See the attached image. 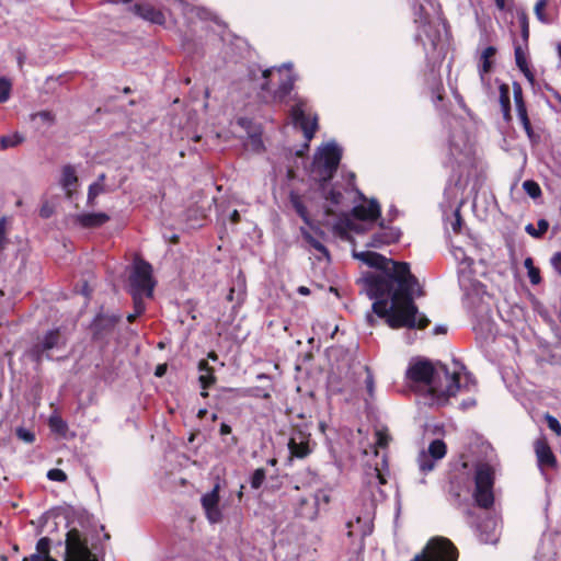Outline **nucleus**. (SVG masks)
Instances as JSON below:
<instances>
[{
	"instance_id": "nucleus-1",
	"label": "nucleus",
	"mask_w": 561,
	"mask_h": 561,
	"mask_svg": "<svg viewBox=\"0 0 561 561\" xmlns=\"http://www.w3.org/2000/svg\"><path fill=\"white\" fill-rule=\"evenodd\" d=\"M355 259L375 267V272L366 273L362 279V288L370 299H375L373 311L386 318L390 328L425 329L430 320L417 314L413 295H422L419 282L410 272L408 263L388 260L383 255L371 252H353Z\"/></svg>"
},
{
	"instance_id": "nucleus-2",
	"label": "nucleus",
	"mask_w": 561,
	"mask_h": 561,
	"mask_svg": "<svg viewBox=\"0 0 561 561\" xmlns=\"http://www.w3.org/2000/svg\"><path fill=\"white\" fill-rule=\"evenodd\" d=\"M408 378L420 386L437 402H445L460 390V373L450 374L445 365L435 368L428 360L412 363L407 371ZM465 383L462 387L470 389L476 386V380L470 373L465 371Z\"/></svg>"
},
{
	"instance_id": "nucleus-3",
	"label": "nucleus",
	"mask_w": 561,
	"mask_h": 561,
	"mask_svg": "<svg viewBox=\"0 0 561 561\" xmlns=\"http://www.w3.org/2000/svg\"><path fill=\"white\" fill-rule=\"evenodd\" d=\"M248 78L253 89L257 91V96L264 103L271 104L286 102L295 82L293 65L289 62L266 69L251 66L248 69Z\"/></svg>"
},
{
	"instance_id": "nucleus-4",
	"label": "nucleus",
	"mask_w": 561,
	"mask_h": 561,
	"mask_svg": "<svg viewBox=\"0 0 561 561\" xmlns=\"http://www.w3.org/2000/svg\"><path fill=\"white\" fill-rule=\"evenodd\" d=\"M341 158L342 149L335 142H329L316 152L310 171L311 178L321 184L323 197L332 206L342 203L343 194L334 188L327 192L324 184L333 178Z\"/></svg>"
},
{
	"instance_id": "nucleus-5",
	"label": "nucleus",
	"mask_w": 561,
	"mask_h": 561,
	"mask_svg": "<svg viewBox=\"0 0 561 561\" xmlns=\"http://www.w3.org/2000/svg\"><path fill=\"white\" fill-rule=\"evenodd\" d=\"M65 546V561H104V547L87 531L69 529Z\"/></svg>"
},
{
	"instance_id": "nucleus-6",
	"label": "nucleus",
	"mask_w": 561,
	"mask_h": 561,
	"mask_svg": "<svg viewBox=\"0 0 561 561\" xmlns=\"http://www.w3.org/2000/svg\"><path fill=\"white\" fill-rule=\"evenodd\" d=\"M457 559L458 550L448 538L434 537L411 561H457Z\"/></svg>"
},
{
	"instance_id": "nucleus-7",
	"label": "nucleus",
	"mask_w": 561,
	"mask_h": 561,
	"mask_svg": "<svg viewBox=\"0 0 561 561\" xmlns=\"http://www.w3.org/2000/svg\"><path fill=\"white\" fill-rule=\"evenodd\" d=\"M494 472L488 463H479L476 468L473 497L478 506L490 508L494 503Z\"/></svg>"
},
{
	"instance_id": "nucleus-8",
	"label": "nucleus",
	"mask_w": 561,
	"mask_h": 561,
	"mask_svg": "<svg viewBox=\"0 0 561 561\" xmlns=\"http://www.w3.org/2000/svg\"><path fill=\"white\" fill-rule=\"evenodd\" d=\"M129 283L134 296L151 297L156 285L152 277V266L141 259L136 260L129 276Z\"/></svg>"
},
{
	"instance_id": "nucleus-9",
	"label": "nucleus",
	"mask_w": 561,
	"mask_h": 561,
	"mask_svg": "<svg viewBox=\"0 0 561 561\" xmlns=\"http://www.w3.org/2000/svg\"><path fill=\"white\" fill-rule=\"evenodd\" d=\"M66 345V337L59 329L48 331L39 339L28 351L30 356L37 363L43 359H50L49 352L51 350H60Z\"/></svg>"
},
{
	"instance_id": "nucleus-10",
	"label": "nucleus",
	"mask_w": 561,
	"mask_h": 561,
	"mask_svg": "<svg viewBox=\"0 0 561 561\" xmlns=\"http://www.w3.org/2000/svg\"><path fill=\"white\" fill-rule=\"evenodd\" d=\"M294 124L301 128L305 138L310 141L318 128V117L312 114L306 101L298 100L290 111Z\"/></svg>"
},
{
	"instance_id": "nucleus-11",
	"label": "nucleus",
	"mask_w": 561,
	"mask_h": 561,
	"mask_svg": "<svg viewBox=\"0 0 561 561\" xmlns=\"http://www.w3.org/2000/svg\"><path fill=\"white\" fill-rule=\"evenodd\" d=\"M320 501L329 502V496L322 492H317L311 497H300L296 506V515L308 520H314L319 514Z\"/></svg>"
},
{
	"instance_id": "nucleus-12",
	"label": "nucleus",
	"mask_w": 561,
	"mask_h": 561,
	"mask_svg": "<svg viewBox=\"0 0 561 561\" xmlns=\"http://www.w3.org/2000/svg\"><path fill=\"white\" fill-rule=\"evenodd\" d=\"M130 10L136 16L148 23L156 25L165 24L167 18L163 10L149 2H137L130 8Z\"/></svg>"
},
{
	"instance_id": "nucleus-13",
	"label": "nucleus",
	"mask_w": 561,
	"mask_h": 561,
	"mask_svg": "<svg viewBox=\"0 0 561 561\" xmlns=\"http://www.w3.org/2000/svg\"><path fill=\"white\" fill-rule=\"evenodd\" d=\"M219 484H215L211 491L205 493L202 499V506L205 511L206 517L211 524H217L221 520L222 514L219 508Z\"/></svg>"
},
{
	"instance_id": "nucleus-14",
	"label": "nucleus",
	"mask_w": 561,
	"mask_h": 561,
	"mask_svg": "<svg viewBox=\"0 0 561 561\" xmlns=\"http://www.w3.org/2000/svg\"><path fill=\"white\" fill-rule=\"evenodd\" d=\"M290 455L297 458H306L311 453L310 435L301 431L293 434L288 442Z\"/></svg>"
},
{
	"instance_id": "nucleus-15",
	"label": "nucleus",
	"mask_w": 561,
	"mask_h": 561,
	"mask_svg": "<svg viewBox=\"0 0 561 561\" xmlns=\"http://www.w3.org/2000/svg\"><path fill=\"white\" fill-rule=\"evenodd\" d=\"M535 451L540 467H554L556 457L546 438H539L535 442Z\"/></svg>"
},
{
	"instance_id": "nucleus-16",
	"label": "nucleus",
	"mask_w": 561,
	"mask_h": 561,
	"mask_svg": "<svg viewBox=\"0 0 561 561\" xmlns=\"http://www.w3.org/2000/svg\"><path fill=\"white\" fill-rule=\"evenodd\" d=\"M355 218L374 221L380 216V206L377 201L371 199L368 205H357L352 209Z\"/></svg>"
},
{
	"instance_id": "nucleus-17",
	"label": "nucleus",
	"mask_w": 561,
	"mask_h": 561,
	"mask_svg": "<svg viewBox=\"0 0 561 561\" xmlns=\"http://www.w3.org/2000/svg\"><path fill=\"white\" fill-rule=\"evenodd\" d=\"M76 222L82 228H95L110 220L105 213H83L76 216Z\"/></svg>"
},
{
	"instance_id": "nucleus-18",
	"label": "nucleus",
	"mask_w": 561,
	"mask_h": 561,
	"mask_svg": "<svg viewBox=\"0 0 561 561\" xmlns=\"http://www.w3.org/2000/svg\"><path fill=\"white\" fill-rule=\"evenodd\" d=\"M400 238V231L394 228H389L377 232L373 236L371 240L367 243V247L370 248H381L383 245H388L394 243Z\"/></svg>"
},
{
	"instance_id": "nucleus-19",
	"label": "nucleus",
	"mask_w": 561,
	"mask_h": 561,
	"mask_svg": "<svg viewBox=\"0 0 561 561\" xmlns=\"http://www.w3.org/2000/svg\"><path fill=\"white\" fill-rule=\"evenodd\" d=\"M347 536L350 538L364 539L370 535L371 526L368 522L363 520L362 517L357 516L355 519H351L346 523Z\"/></svg>"
},
{
	"instance_id": "nucleus-20",
	"label": "nucleus",
	"mask_w": 561,
	"mask_h": 561,
	"mask_svg": "<svg viewBox=\"0 0 561 561\" xmlns=\"http://www.w3.org/2000/svg\"><path fill=\"white\" fill-rule=\"evenodd\" d=\"M451 254L455 257V260L459 262L458 272L460 275V282H462L463 278H466L467 276L469 277L471 275L473 260L467 256L463 249L460 247H453Z\"/></svg>"
},
{
	"instance_id": "nucleus-21",
	"label": "nucleus",
	"mask_w": 561,
	"mask_h": 561,
	"mask_svg": "<svg viewBox=\"0 0 561 561\" xmlns=\"http://www.w3.org/2000/svg\"><path fill=\"white\" fill-rule=\"evenodd\" d=\"M470 480L466 477H455L450 481L449 494L454 497L455 502L460 504L463 494L470 492Z\"/></svg>"
},
{
	"instance_id": "nucleus-22",
	"label": "nucleus",
	"mask_w": 561,
	"mask_h": 561,
	"mask_svg": "<svg viewBox=\"0 0 561 561\" xmlns=\"http://www.w3.org/2000/svg\"><path fill=\"white\" fill-rule=\"evenodd\" d=\"M479 540L482 543H495L499 540L494 520H485L479 526Z\"/></svg>"
},
{
	"instance_id": "nucleus-23",
	"label": "nucleus",
	"mask_w": 561,
	"mask_h": 561,
	"mask_svg": "<svg viewBox=\"0 0 561 561\" xmlns=\"http://www.w3.org/2000/svg\"><path fill=\"white\" fill-rule=\"evenodd\" d=\"M198 381L201 383L202 389H207L208 387L215 383L216 377L214 375V368L209 366L206 359H202L198 363Z\"/></svg>"
},
{
	"instance_id": "nucleus-24",
	"label": "nucleus",
	"mask_w": 561,
	"mask_h": 561,
	"mask_svg": "<svg viewBox=\"0 0 561 561\" xmlns=\"http://www.w3.org/2000/svg\"><path fill=\"white\" fill-rule=\"evenodd\" d=\"M496 49L493 46L486 47L480 57L481 64L479 66V76L482 84H485V76L491 71L492 58L494 57Z\"/></svg>"
},
{
	"instance_id": "nucleus-25",
	"label": "nucleus",
	"mask_w": 561,
	"mask_h": 561,
	"mask_svg": "<svg viewBox=\"0 0 561 561\" xmlns=\"http://www.w3.org/2000/svg\"><path fill=\"white\" fill-rule=\"evenodd\" d=\"M77 182L78 178L75 168L72 165H65L62 168L60 180L62 188L66 190L68 194H70L72 188L77 185Z\"/></svg>"
},
{
	"instance_id": "nucleus-26",
	"label": "nucleus",
	"mask_w": 561,
	"mask_h": 561,
	"mask_svg": "<svg viewBox=\"0 0 561 561\" xmlns=\"http://www.w3.org/2000/svg\"><path fill=\"white\" fill-rule=\"evenodd\" d=\"M500 104L502 107L503 116L505 119H510L511 115V98L510 88L507 84L502 83L500 85Z\"/></svg>"
},
{
	"instance_id": "nucleus-27",
	"label": "nucleus",
	"mask_w": 561,
	"mask_h": 561,
	"mask_svg": "<svg viewBox=\"0 0 561 561\" xmlns=\"http://www.w3.org/2000/svg\"><path fill=\"white\" fill-rule=\"evenodd\" d=\"M290 203L296 210V213L301 217V219L307 224L311 225V220L307 210V207L302 203L299 195L291 193L290 194Z\"/></svg>"
},
{
	"instance_id": "nucleus-28",
	"label": "nucleus",
	"mask_w": 561,
	"mask_h": 561,
	"mask_svg": "<svg viewBox=\"0 0 561 561\" xmlns=\"http://www.w3.org/2000/svg\"><path fill=\"white\" fill-rule=\"evenodd\" d=\"M446 450V444L440 439H435L430 444L425 453L431 455L432 458L439 460L445 457Z\"/></svg>"
},
{
	"instance_id": "nucleus-29",
	"label": "nucleus",
	"mask_w": 561,
	"mask_h": 561,
	"mask_svg": "<svg viewBox=\"0 0 561 561\" xmlns=\"http://www.w3.org/2000/svg\"><path fill=\"white\" fill-rule=\"evenodd\" d=\"M436 459L426 454L425 450L421 451L417 457L419 468L422 473H427L435 468Z\"/></svg>"
},
{
	"instance_id": "nucleus-30",
	"label": "nucleus",
	"mask_w": 561,
	"mask_h": 561,
	"mask_svg": "<svg viewBox=\"0 0 561 561\" xmlns=\"http://www.w3.org/2000/svg\"><path fill=\"white\" fill-rule=\"evenodd\" d=\"M23 140H24V137L19 133L1 136L0 137V150H5L9 148L16 147L18 145L22 144Z\"/></svg>"
},
{
	"instance_id": "nucleus-31",
	"label": "nucleus",
	"mask_w": 561,
	"mask_h": 561,
	"mask_svg": "<svg viewBox=\"0 0 561 561\" xmlns=\"http://www.w3.org/2000/svg\"><path fill=\"white\" fill-rule=\"evenodd\" d=\"M301 234L304 239L318 252H320L322 255L329 257V251L328 249L314 237L311 236L309 231H307L305 228H301Z\"/></svg>"
},
{
	"instance_id": "nucleus-32",
	"label": "nucleus",
	"mask_w": 561,
	"mask_h": 561,
	"mask_svg": "<svg viewBox=\"0 0 561 561\" xmlns=\"http://www.w3.org/2000/svg\"><path fill=\"white\" fill-rule=\"evenodd\" d=\"M548 0H538L534 8L536 18L543 24H550L552 22L551 18L545 12Z\"/></svg>"
},
{
	"instance_id": "nucleus-33",
	"label": "nucleus",
	"mask_w": 561,
	"mask_h": 561,
	"mask_svg": "<svg viewBox=\"0 0 561 561\" xmlns=\"http://www.w3.org/2000/svg\"><path fill=\"white\" fill-rule=\"evenodd\" d=\"M104 179H105V174H101L99 176L100 182H95L89 186V192H88V203L89 204L92 205L94 199L96 198V196L103 192V185L101 182L104 181Z\"/></svg>"
},
{
	"instance_id": "nucleus-34",
	"label": "nucleus",
	"mask_w": 561,
	"mask_h": 561,
	"mask_svg": "<svg viewBox=\"0 0 561 561\" xmlns=\"http://www.w3.org/2000/svg\"><path fill=\"white\" fill-rule=\"evenodd\" d=\"M549 228V224L545 219H540L538 221V230H535V227L531 224H528L525 228L526 232L529 233L531 237L539 238L545 232H547Z\"/></svg>"
},
{
	"instance_id": "nucleus-35",
	"label": "nucleus",
	"mask_w": 561,
	"mask_h": 561,
	"mask_svg": "<svg viewBox=\"0 0 561 561\" xmlns=\"http://www.w3.org/2000/svg\"><path fill=\"white\" fill-rule=\"evenodd\" d=\"M523 188L531 198H538L541 196V188L539 184L533 180H526L523 183Z\"/></svg>"
},
{
	"instance_id": "nucleus-36",
	"label": "nucleus",
	"mask_w": 561,
	"mask_h": 561,
	"mask_svg": "<svg viewBox=\"0 0 561 561\" xmlns=\"http://www.w3.org/2000/svg\"><path fill=\"white\" fill-rule=\"evenodd\" d=\"M514 92V101L516 105L517 114L526 112V105L523 100V91L519 84L515 83L513 88Z\"/></svg>"
},
{
	"instance_id": "nucleus-37",
	"label": "nucleus",
	"mask_w": 561,
	"mask_h": 561,
	"mask_svg": "<svg viewBox=\"0 0 561 561\" xmlns=\"http://www.w3.org/2000/svg\"><path fill=\"white\" fill-rule=\"evenodd\" d=\"M266 478V471L263 468H257L254 470V472L251 476V488L252 489H259L263 484L264 480Z\"/></svg>"
},
{
	"instance_id": "nucleus-38",
	"label": "nucleus",
	"mask_w": 561,
	"mask_h": 561,
	"mask_svg": "<svg viewBox=\"0 0 561 561\" xmlns=\"http://www.w3.org/2000/svg\"><path fill=\"white\" fill-rule=\"evenodd\" d=\"M49 552H50V539L47 537L41 538L36 543V553L43 554L46 557H50Z\"/></svg>"
},
{
	"instance_id": "nucleus-39",
	"label": "nucleus",
	"mask_w": 561,
	"mask_h": 561,
	"mask_svg": "<svg viewBox=\"0 0 561 561\" xmlns=\"http://www.w3.org/2000/svg\"><path fill=\"white\" fill-rule=\"evenodd\" d=\"M11 92V83L9 80L0 79V103L8 101Z\"/></svg>"
},
{
	"instance_id": "nucleus-40",
	"label": "nucleus",
	"mask_w": 561,
	"mask_h": 561,
	"mask_svg": "<svg viewBox=\"0 0 561 561\" xmlns=\"http://www.w3.org/2000/svg\"><path fill=\"white\" fill-rule=\"evenodd\" d=\"M8 244L7 238V219L2 217L0 219V253L4 250Z\"/></svg>"
},
{
	"instance_id": "nucleus-41",
	"label": "nucleus",
	"mask_w": 561,
	"mask_h": 561,
	"mask_svg": "<svg viewBox=\"0 0 561 561\" xmlns=\"http://www.w3.org/2000/svg\"><path fill=\"white\" fill-rule=\"evenodd\" d=\"M515 60H516V65H517V67H518L522 71H526V70H528V68H527V61H526V58H525L524 51H523V49H522L519 46L515 48Z\"/></svg>"
},
{
	"instance_id": "nucleus-42",
	"label": "nucleus",
	"mask_w": 561,
	"mask_h": 561,
	"mask_svg": "<svg viewBox=\"0 0 561 561\" xmlns=\"http://www.w3.org/2000/svg\"><path fill=\"white\" fill-rule=\"evenodd\" d=\"M365 371L367 374L366 379H365L366 389H367V392H368L369 397L373 398L374 393H375L374 376H373L369 367H367V366L365 367Z\"/></svg>"
},
{
	"instance_id": "nucleus-43",
	"label": "nucleus",
	"mask_w": 561,
	"mask_h": 561,
	"mask_svg": "<svg viewBox=\"0 0 561 561\" xmlns=\"http://www.w3.org/2000/svg\"><path fill=\"white\" fill-rule=\"evenodd\" d=\"M47 478L51 481L65 482L67 474L61 469H50L47 472Z\"/></svg>"
},
{
	"instance_id": "nucleus-44",
	"label": "nucleus",
	"mask_w": 561,
	"mask_h": 561,
	"mask_svg": "<svg viewBox=\"0 0 561 561\" xmlns=\"http://www.w3.org/2000/svg\"><path fill=\"white\" fill-rule=\"evenodd\" d=\"M546 421H547V425L548 427L554 432L558 436L561 435V424L560 422L552 415L550 414H547L546 415Z\"/></svg>"
},
{
	"instance_id": "nucleus-45",
	"label": "nucleus",
	"mask_w": 561,
	"mask_h": 561,
	"mask_svg": "<svg viewBox=\"0 0 561 561\" xmlns=\"http://www.w3.org/2000/svg\"><path fill=\"white\" fill-rule=\"evenodd\" d=\"M517 115L519 117V121H520L525 131L527 133L528 137L530 138L533 136L534 131H533L531 124H530V121L527 115V111L519 113Z\"/></svg>"
},
{
	"instance_id": "nucleus-46",
	"label": "nucleus",
	"mask_w": 561,
	"mask_h": 561,
	"mask_svg": "<svg viewBox=\"0 0 561 561\" xmlns=\"http://www.w3.org/2000/svg\"><path fill=\"white\" fill-rule=\"evenodd\" d=\"M34 118H39L43 123L50 125L54 122V115L48 111L38 112L34 115Z\"/></svg>"
},
{
	"instance_id": "nucleus-47",
	"label": "nucleus",
	"mask_w": 561,
	"mask_h": 561,
	"mask_svg": "<svg viewBox=\"0 0 561 561\" xmlns=\"http://www.w3.org/2000/svg\"><path fill=\"white\" fill-rule=\"evenodd\" d=\"M528 277L531 284L536 285L540 283V272L535 266H531L528 271Z\"/></svg>"
},
{
	"instance_id": "nucleus-48",
	"label": "nucleus",
	"mask_w": 561,
	"mask_h": 561,
	"mask_svg": "<svg viewBox=\"0 0 561 561\" xmlns=\"http://www.w3.org/2000/svg\"><path fill=\"white\" fill-rule=\"evenodd\" d=\"M16 434H18L19 438L23 439L24 442H27V443L34 442V434H32L31 432H28L24 428H19L16 431Z\"/></svg>"
},
{
	"instance_id": "nucleus-49",
	"label": "nucleus",
	"mask_w": 561,
	"mask_h": 561,
	"mask_svg": "<svg viewBox=\"0 0 561 561\" xmlns=\"http://www.w3.org/2000/svg\"><path fill=\"white\" fill-rule=\"evenodd\" d=\"M520 24H522V34L524 39L528 38L529 35V27H528V19L526 14H523L520 16Z\"/></svg>"
},
{
	"instance_id": "nucleus-50",
	"label": "nucleus",
	"mask_w": 561,
	"mask_h": 561,
	"mask_svg": "<svg viewBox=\"0 0 561 561\" xmlns=\"http://www.w3.org/2000/svg\"><path fill=\"white\" fill-rule=\"evenodd\" d=\"M551 265L559 274H561V252L553 254L551 257Z\"/></svg>"
},
{
	"instance_id": "nucleus-51",
	"label": "nucleus",
	"mask_w": 561,
	"mask_h": 561,
	"mask_svg": "<svg viewBox=\"0 0 561 561\" xmlns=\"http://www.w3.org/2000/svg\"><path fill=\"white\" fill-rule=\"evenodd\" d=\"M454 215H455V220L451 222V227L455 232H459L460 227H461V221H462L459 210L457 209Z\"/></svg>"
},
{
	"instance_id": "nucleus-52",
	"label": "nucleus",
	"mask_w": 561,
	"mask_h": 561,
	"mask_svg": "<svg viewBox=\"0 0 561 561\" xmlns=\"http://www.w3.org/2000/svg\"><path fill=\"white\" fill-rule=\"evenodd\" d=\"M140 297L141 296H134V300H135V313L136 314H141L145 310V306L142 304V301L140 300Z\"/></svg>"
},
{
	"instance_id": "nucleus-53",
	"label": "nucleus",
	"mask_w": 561,
	"mask_h": 561,
	"mask_svg": "<svg viewBox=\"0 0 561 561\" xmlns=\"http://www.w3.org/2000/svg\"><path fill=\"white\" fill-rule=\"evenodd\" d=\"M49 422H50L51 427H54L56 430H61L65 427V424L60 417H57V416L50 417Z\"/></svg>"
},
{
	"instance_id": "nucleus-54",
	"label": "nucleus",
	"mask_w": 561,
	"mask_h": 561,
	"mask_svg": "<svg viewBox=\"0 0 561 561\" xmlns=\"http://www.w3.org/2000/svg\"><path fill=\"white\" fill-rule=\"evenodd\" d=\"M30 561H53L50 557L34 553L31 556Z\"/></svg>"
},
{
	"instance_id": "nucleus-55",
	"label": "nucleus",
	"mask_w": 561,
	"mask_h": 561,
	"mask_svg": "<svg viewBox=\"0 0 561 561\" xmlns=\"http://www.w3.org/2000/svg\"><path fill=\"white\" fill-rule=\"evenodd\" d=\"M219 433H220V435H228V434H230L231 433V426L226 424V423H221Z\"/></svg>"
},
{
	"instance_id": "nucleus-56",
	"label": "nucleus",
	"mask_w": 561,
	"mask_h": 561,
	"mask_svg": "<svg viewBox=\"0 0 561 561\" xmlns=\"http://www.w3.org/2000/svg\"><path fill=\"white\" fill-rule=\"evenodd\" d=\"M174 3L184 12L186 13L188 10V4L183 0H175Z\"/></svg>"
},
{
	"instance_id": "nucleus-57",
	"label": "nucleus",
	"mask_w": 561,
	"mask_h": 561,
	"mask_svg": "<svg viewBox=\"0 0 561 561\" xmlns=\"http://www.w3.org/2000/svg\"><path fill=\"white\" fill-rule=\"evenodd\" d=\"M474 405H476V400L474 399H469V400H465V401L461 402V408L463 410L469 409V408L474 407Z\"/></svg>"
},
{
	"instance_id": "nucleus-58",
	"label": "nucleus",
	"mask_w": 561,
	"mask_h": 561,
	"mask_svg": "<svg viewBox=\"0 0 561 561\" xmlns=\"http://www.w3.org/2000/svg\"><path fill=\"white\" fill-rule=\"evenodd\" d=\"M378 445L381 446V447H385L388 443V439H387V436L386 435H382L381 433H378V440H377Z\"/></svg>"
},
{
	"instance_id": "nucleus-59",
	"label": "nucleus",
	"mask_w": 561,
	"mask_h": 561,
	"mask_svg": "<svg viewBox=\"0 0 561 561\" xmlns=\"http://www.w3.org/2000/svg\"><path fill=\"white\" fill-rule=\"evenodd\" d=\"M230 220H231V222H232V224H237V222H239V220H240V214H239V211H238V210H236V209H234V210L230 214Z\"/></svg>"
},
{
	"instance_id": "nucleus-60",
	"label": "nucleus",
	"mask_w": 561,
	"mask_h": 561,
	"mask_svg": "<svg viewBox=\"0 0 561 561\" xmlns=\"http://www.w3.org/2000/svg\"><path fill=\"white\" fill-rule=\"evenodd\" d=\"M297 291L302 296H307L310 294V289L306 286L298 287Z\"/></svg>"
},
{
	"instance_id": "nucleus-61",
	"label": "nucleus",
	"mask_w": 561,
	"mask_h": 561,
	"mask_svg": "<svg viewBox=\"0 0 561 561\" xmlns=\"http://www.w3.org/2000/svg\"><path fill=\"white\" fill-rule=\"evenodd\" d=\"M165 371V366L159 365L156 369V376L161 377Z\"/></svg>"
},
{
	"instance_id": "nucleus-62",
	"label": "nucleus",
	"mask_w": 561,
	"mask_h": 561,
	"mask_svg": "<svg viewBox=\"0 0 561 561\" xmlns=\"http://www.w3.org/2000/svg\"><path fill=\"white\" fill-rule=\"evenodd\" d=\"M375 472H376V477L378 478L379 480V483L380 484H385L386 483V479L385 477L380 473V471L378 469H375Z\"/></svg>"
},
{
	"instance_id": "nucleus-63",
	"label": "nucleus",
	"mask_w": 561,
	"mask_h": 561,
	"mask_svg": "<svg viewBox=\"0 0 561 561\" xmlns=\"http://www.w3.org/2000/svg\"><path fill=\"white\" fill-rule=\"evenodd\" d=\"M434 333H435V334H439V333H443V334H444V333H446V328H445V327H443V325H438V327H436V328L434 329Z\"/></svg>"
},
{
	"instance_id": "nucleus-64",
	"label": "nucleus",
	"mask_w": 561,
	"mask_h": 561,
	"mask_svg": "<svg viewBox=\"0 0 561 561\" xmlns=\"http://www.w3.org/2000/svg\"><path fill=\"white\" fill-rule=\"evenodd\" d=\"M208 358L211 359L213 362H218V359H219L218 355L215 352H209Z\"/></svg>"
}]
</instances>
